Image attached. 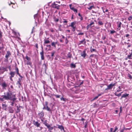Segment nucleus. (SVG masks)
<instances>
[{
	"mask_svg": "<svg viewBox=\"0 0 132 132\" xmlns=\"http://www.w3.org/2000/svg\"><path fill=\"white\" fill-rule=\"evenodd\" d=\"M4 98H5V100H11V99L16 97L15 95L12 94L10 92L4 93Z\"/></svg>",
	"mask_w": 132,
	"mask_h": 132,
	"instance_id": "f257e3e1",
	"label": "nucleus"
},
{
	"mask_svg": "<svg viewBox=\"0 0 132 132\" xmlns=\"http://www.w3.org/2000/svg\"><path fill=\"white\" fill-rule=\"evenodd\" d=\"M44 107L43 108V109H45L48 111L51 112V109L48 106V102H45V105H44Z\"/></svg>",
	"mask_w": 132,
	"mask_h": 132,
	"instance_id": "f03ea898",
	"label": "nucleus"
},
{
	"mask_svg": "<svg viewBox=\"0 0 132 132\" xmlns=\"http://www.w3.org/2000/svg\"><path fill=\"white\" fill-rule=\"evenodd\" d=\"M52 6L53 8H54L59 10L60 9V5H58L57 4H55V2L52 4Z\"/></svg>",
	"mask_w": 132,
	"mask_h": 132,
	"instance_id": "7ed1b4c3",
	"label": "nucleus"
},
{
	"mask_svg": "<svg viewBox=\"0 0 132 132\" xmlns=\"http://www.w3.org/2000/svg\"><path fill=\"white\" fill-rule=\"evenodd\" d=\"M16 99L17 98L16 97H15L11 99V100H10L11 101H12L10 102V103H11V105L12 106H13L14 105V104L15 102V101L16 100Z\"/></svg>",
	"mask_w": 132,
	"mask_h": 132,
	"instance_id": "20e7f679",
	"label": "nucleus"
},
{
	"mask_svg": "<svg viewBox=\"0 0 132 132\" xmlns=\"http://www.w3.org/2000/svg\"><path fill=\"white\" fill-rule=\"evenodd\" d=\"M117 26L118 27L117 29L120 30L121 28V26L122 24L121 23L120 21H118L117 22Z\"/></svg>",
	"mask_w": 132,
	"mask_h": 132,
	"instance_id": "39448f33",
	"label": "nucleus"
},
{
	"mask_svg": "<svg viewBox=\"0 0 132 132\" xmlns=\"http://www.w3.org/2000/svg\"><path fill=\"white\" fill-rule=\"evenodd\" d=\"M57 128L60 129L61 131H64V128L62 126L57 125Z\"/></svg>",
	"mask_w": 132,
	"mask_h": 132,
	"instance_id": "423d86ee",
	"label": "nucleus"
},
{
	"mask_svg": "<svg viewBox=\"0 0 132 132\" xmlns=\"http://www.w3.org/2000/svg\"><path fill=\"white\" fill-rule=\"evenodd\" d=\"M115 84L116 83H114V84H110L107 86L108 88H109V89H111L112 87L115 86Z\"/></svg>",
	"mask_w": 132,
	"mask_h": 132,
	"instance_id": "0eeeda50",
	"label": "nucleus"
},
{
	"mask_svg": "<svg viewBox=\"0 0 132 132\" xmlns=\"http://www.w3.org/2000/svg\"><path fill=\"white\" fill-rule=\"evenodd\" d=\"M33 123L35 126L37 127H39L40 125L39 123H38L37 121H35V120L33 121Z\"/></svg>",
	"mask_w": 132,
	"mask_h": 132,
	"instance_id": "6e6552de",
	"label": "nucleus"
},
{
	"mask_svg": "<svg viewBox=\"0 0 132 132\" xmlns=\"http://www.w3.org/2000/svg\"><path fill=\"white\" fill-rule=\"evenodd\" d=\"M11 55V54L10 52L9 51H7V53L5 57L6 58L7 61L8 60V57L10 56Z\"/></svg>",
	"mask_w": 132,
	"mask_h": 132,
	"instance_id": "1a4fd4ad",
	"label": "nucleus"
},
{
	"mask_svg": "<svg viewBox=\"0 0 132 132\" xmlns=\"http://www.w3.org/2000/svg\"><path fill=\"white\" fill-rule=\"evenodd\" d=\"M81 56L84 58H85V57L86 55L85 50L83 51L81 53Z\"/></svg>",
	"mask_w": 132,
	"mask_h": 132,
	"instance_id": "9d476101",
	"label": "nucleus"
},
{
	"mask_svg": "<svg viewBox=\"0 0 132 132\" xmlns=\"http://www.w3.org/2000/svg\"><path fill=\"white\" fill-rule=\"evenodd\" d=\"M38 116L40 118L43 117L44 116V114L43 111L38 113Z\"/></svg>",
	"mask_w": 132,
	"mask_h": 132,
	"instance_id": "9b49d317",
	"label": "nucleus"
},
{
	"mask_svg": "<svg viewBox=\"0 0 132 132\" xmlns=\"http://www.w3.org/2000/svg\"><path fill=\"white\" fill-rule=\"evenodd\" d=\"M51 46L55 48H56V45L57 44V41L55 42H52L51 41Z\"/></svg>",
	"mask_w": 132,
	"mask_h": 132,
	"instance_id": "f8f14e48",
	"label": "nucleus"
},
{
	"mask_svg": "<svg viewBox=\"0 0 132 132\" xmlns=\"http://www.w3.org/2000/svg\"><path fill=\"white\" fill-rule=\"evenodd\" d=\"M69 5L70 9L71 10H73L75 12H76V13H77V9H74L73 7H72V8H71V6H72V5L71 4H70Z\"/></svg>",
	"mask_w": 132,
	"mask_h": 132,
	"instance_id": "ddd939ff",
	"label": "nucleus"
},
{
	"mask_svg": "<svg viewBox=\"0 0 132 132\" xmlns=\"http://www.w3.org/2000/svg\"><path fill=\"white\" fill-rule=\"evenodd\" d=\"M40 54L41 55V58L42 60H44V52L42 51L40 53Z\"/></svg>",
	"mask_w": 132,
	"mask_h": 132,
	"instance_id": "4468645a",
	"label": "nucleus"
},
{
	"mask_svg": "<svg viewBox=\"0 0 132 132\" xmlns=\"http://www.w3.org/2000/svg\"><path fill=\"white\" fill-rule=\"evenodd\" d=\"M1 85L4 88H5L7 86V85L6 84L5 81L3 82Z\"/></svg>",
	"mask_w": 132,
	"mask_h": 132,
	"instance_id": "2eb2a0df",
	"label": "nucleus"
},
{
	"mask_svg": "<svg viewBox=\"0 0 132 132\" xmlns=\"http://www.w3.org/2000/svg\"><path fill=\"white\" fill-rule=\"evenodd\" d=\"M76 23V22H72L71 23V24L69 26L71 27L72 28L74 29L75 28V27L74 26V25Z\"/></svg>",
	"mask_w": 132,
	"mask_h": 132,
	"instance_id": "dca6fc26",
	"label": "nucleus"
},
{
	"mask_svg": "<svg viewBox=\"0 0 132 132\" xmlns=\"http://www.w3.org/2000/svg\"><path fill=\"white\" fill-rule=\"evenodd\" d=\"M129 95V94H123L121 97L120 99L121 100L123 98H126V97L128 96Z\"/></svg>",
	"mask_w": 132,
	"mask_h": 132,
	"instance_id": "f3484780",
	"label": "nucleus"
},
{
	"mask_svg": "<svg viewBox=\"0 0 132 132\" xmlns=\"http://www.w3.org/2000/svg\"><path fill=\"white\" fill-rule=\"evenodd\" d=\"M46 66L45 63L44 64L42 67V69L45 71H46Z\"/></svg>",
	"mask_w": 132,
	"mask_h": 132,
	"instance_id": "a211bd4d",
	"label": "nucleus"
},
{
	"mask_svg": "<svg viewBox=\"0 0 132 132\" xmlns=\"http://www.w3.org/2000/svg\"><path fill=\"white\" fill-rule=\"evenodd\" d=\"M15 72H11L10 73V75H11L10 77H13L15 75Z\"/></svg>",
	"mask_w": 132,
	"mask_h": 132,
	"instance_id": "6ab92c4d",
	"label": "nucleus"
},
{
	"mask_svg": "<svg viewBox=\"0 0 132 132\" xmlns=\"http://www.w3.org/2000/svg\"><path fill=\"white\" fill-rule=\"evenodd\" d=\"M85 39H84L83 40H81L79 42V44H85L86 43V41H85Z\"/></svg>",
	"mask_w": 132,
	"mask_h": 132,
	"instance_id": "aec40b11",
	"label": "nucleus"
},
{
	"mask_svg": "<svg viewBox=\"0 0 132 132\" xmlns=\"http://www.w3.org/2000/svg\"><path fill=\"white\" fill-rule=\"evenodd\" d=\"M9 112L10 113H12L13 112V110L12 109V108L11 107H9Z\"/></svg>",
	"mask_w": 132,
	"mask_h": 132,
	"instance_id": "412c9836",
	"label": "nucleus"
},
{
	"mask_svg": "<svg viewBox=\"0 0 132 132\" xmlns=\"http://www.w3.org/2000/svg\"><path fill=\"white\" fill-rule=\"evenodd\" d=\"M45 125L48 128H49L50 127V125H48L47 122H46L44 123Z\"/></svg>",
	"mask_w": 132,
	"mask_h": 132,
	"instance_id": "4be33fe9",
	"label": "nucleus"
},
{
	"mask_svg": "<svg viewBox=\"0 0 132 132\" xmlns=\"http://www.w3.org/2000/svg\"><path fill=\"white\" fill-rule=\"evenodd\" d=\"M70 67L72 68H75L76 67V65L73 63H71L70 65Z\"/></svg>",
	"mask_w": 132,
	"mask_h": 132,
	"instance_id": "5701e85b",
	"label": "nucleus"
},
{
	"mask_svg": "<svg viewBox=\"0 0 132 132\" xmlns=\"http://www.w3.org/2000/svg\"><path fill=\"white\" fill-rule=\"evenodd\" d=\"M67 58H70L72 57V54L70 52H69L68 54H67Z\"/></svg>",
	"mask_w": 132,
	"mask_h": 132,
	"instance_id": "b1692460",
	"label": "nucleus"
},
{
	"mask_svg": "<svg viewBox=\"0 0 132 132\" xmlns=\"http://www.w3.org/2000/svg\"><path fill=\"white\" fill-rule=\"evenodd\" d=\"M44 43L45 44H47L49 43L50 42V41L49 40L47 39H44Z\"/></svg>",
	"mask_w": 132,
	"mask_h": 132,
	"instance_id": "393cba45",
	"label": "nucleus"
},
{
	"mask_svg": "<svg viewBox=\"0 0 132 132\" xmlns=\"http://www.w3.org/2000/svg\"><path fill=\"white\" fill-rule=\"evenodd\" d=\"M90 51L91 52H96V50L95 49L92 48V47H91L90 48Z\"/></svg>",
	"mask_w": 132,
	"mask_h": 132,
	"instance_id": "a878e982",
	"label": "nucleus"
},
{
	"mask_svg": "<svg viewBox=\"0 0 132 132\" xmlns=\"http://www.w3.org/2000/svg\"><path fill=\"white\" fill-rule=\"evenodd\" d=\"M60 98L61 101H63L64 102H65L67 100L66 98H64L63 97H60Z\"/></svg>",
	"mask_w": 132,
	"mask_h": 132,
	"instance_id": "bb28decb",
	"label": "nucleus"
},
{
	"mask_svg": "<svg viewBox=\"0 0 132 132\" xmlns=\"http://www.w3.org/2000/svg\"><path fill=\"white\" fill-rule=\"evenodd\" d=\"M53 96H55L56 98H59L61 96L60 95L56 94H54Z\"/></svg>",
	"mask_w": 132,
	"mask_h": 132,
	"instance_id": "cd10ccee",
	"label": "nucleus"
},
{
	"mask_svg": "<svg viewBox=\"0 0 132 132\" xmlns=\"http://www.w3.org/2000/svg\"><path fill=\"white\" fill-rule=\"evenodd\" d=\"M16 85L18 86V87L19 88H20V86L21 85V83L20 82H17L16 83Z\"/></svg>",
	"mask_w": 132,
	"mask_h": 132,
	"instance_id": "c85d7f7f",
	"label": "nucleus"
},
{
	"mask_svg": "<svg viewBox=\"0 0 132 132\" xmlns=\"http://www.w3.org/2000/svg\"><path fill=\"white\" fill-rule=\"evenodd\" d=\"M2 97H3L2 98H0V100L1 101H3L5 100V98H4V95H2Z\"/></svg>",
	"mask_w": 132,
	"mask_h": 132,
	"instance_id": "c756f323",
	"label": "nucleus"
},
{
	"mask_svg": "<svg viewBox=\"0 0 132 132\" xmlns=\"http://www.w3.org/2000/svg\"><path fill=\"white\" fill-rule=\"evenodd\" d=\"M98 23L100 25H102L103 24V23L101 21H99L98 22Z\"/></svg>",
	"mask_w": 132,
	"mask_h": 132,
	"instance_id": "7c9ffc66",
	"label": "nucleus"
},
{
	"mask_svg": "<svg viewBox=\"0 0 132 132\" xmlns=\"http://www.w3.org/2000/svg\"><path fill=\"white\" fill-rule=\"evenodd\" d=\"M55 53V51H53L51 53L52 57H53L54 56V54Z\"/></svg>",
	"mask_w": 132,
	"mask_h": 132,
	"instance_id": "2f4dec72",
	"label": "nucleus"
},
{
	"mask_svg": "<svg viewBox=\"0 0 132 132\" xmlns=\"http://www.w3.org/2000/svg\"><path fill=\"white\" fill-rule=\"evenodd\" d=\"M17 111H16V113H19V112H20V109H19L18 107V106H17Z\"/></svg>",
	"mask_w": 132,
	"mask_h": 132,
	"instance_id": "473e14b6",
	"label": "nucleus"
},
{
	"mask_svg": "<svg viewBox=\"0 0 132 132\" xmlns=\"http://www.w3.org/2000/svg\"><path fill=\"white\" fill-rule=\"evenodd\" d=\"M15 70L16 71L17 73H19V69H18V68L17 67H15Z\"/></svg>",
	"mask_w": 132,
	"mask_h": 132,
	"instance_id": "72a5a7b5",
	"label": "nucleus"
},
{
	"mask_svg": "<svg viewBox=\"0 0 132 132\" xmlns=\"http://www.w3.org/2000/svg\"><path fill=\"white\" fill-rule=\"evenodd\" d=\"M96 55L92 54L90 55V56H89V57H96Z\"/></svg>",
	"mask_w": 132,
	"mask_h": 132,
	"instance_id": "f704fd0d",
	"label": "nucleus"
},
{
	"mask_svg": "<svg viewBox=\"0 0 132 132\" xmlns=\"http://www.w3.org/2000/svg\"><path fill=\"white\" fill-rule=\"evenodd\" d=\"M130 55H128L127 56V57L129 59H131V57L132 56V54H130Z\"/></svg>",
	"mask_w": 132,
	"mask_h": 132,
	"instance_id": "c9c22d12",
	"label": "nucleus"
},
{
	"mask_svg": "<svg viewBox=\"0 0 132 132\" xmlns=\"http://www.w3.org/2000/svg\"><path fill=\"white\" fill-rule=\"evenodd\" d=\"M93 8H94V6H90L89 7H88V9L89 10H91Z\"/></svg>",
	"mask_w": 132,
	"mask_h": 132,
	"instance_id": "e433bc0d",
	"label": "nucleus"
},
{
	"mask_svg": "<svg viewBox=\"0 0 132 132\" xmlns=\"http://www.w3.org/2000/svg\"><path fill=\"white\" fill-rule=\"evenodd\" d=\"M94 24V22H91L89 24V25H88V27H90V26Z\"/></svg>",
	"mask_w": 132,
	"mask_h": 132,
	"instance_id": "4c0bfd02",
	"label": "nucleus"
},
{
	"mask_svg": "<svg viewBox=\"0 0 132 132\" xmlns=\"http://www.w3.org/2000/svg\"><path fill=\"white\" fill-rule=\"evenodd\" d=\"M27 64L31 65V63L29 61H28L27 62Z\"/></svg>",
	"mask_w": 132,
	"mask_h": 132,
	"instance_id": "58836bf2",
	"label": "nucleus"
},
{
	"mask_svg": "<svg viewBox=\"0 0 132 132\" xmlns=\"http://www.w3.org/2000/svg\"><path fill=\"white\" fill-rule=\"evenodd\" d=\"M116 32V31L114 30H111L110 31V33L111 34H113Z\"/></svg>",
	"mask_w": 132,
	"mask_h": 132,
	"instance_id": "ea45409f",
	"label": "nucleus"
},
{
	"mask_svg": "<svg viewBox=\"0 0 132 132\" xmlns=\"http://www.w3.org/2000/svg\"><path fill=\"white\" fill-rule=\"evenodd\" d=\"M7 106V105L5 104V103L4 104H2V106L3 108H4L5 107H6Z\"/></svg>",
	"mask_w": 132,
	"mask_h": 132,
	"instance_id": "a19ab883",
	"label": "nucleus"
},
{
	"mask_svg": "<svg viewBox=\"0 0 132 132\" xmlns=\"http://www.w3.org/2000/svg\"><path fill=\"white\" fill-rule=\"evenodd\" d=\"M43 34V32L42 31H41L39 33V35L40 36H42Z\"/></svg>",
	"mask_w": 132,
	"mask_h": 132,
	"instance_id": "79ce46f5",
	"label": "nucleus"
},
{
	"mask_svg": "<svg viewBox=\"0 0 132 132\" xmlns=\"http://www.w3.org/2000/svg\"><path fill=\"white\" fill-rule=\"evenodd\" d=\"M128 76L129 78L130 79H132V77L131 75H130V74H128Z\"/></svg>",
	"mask_w": 132,
	"mask_h": 132,
	"instance_id": "37998d69",
	"label": "nucleus"
},
{
	"mask_svg": "<svg viewBox=\"0 0 132 132\" xmlns=\"http://www.w3.org/2000/svg\"><path fill=\"white\" fill-rule=\"evenodd\" d=\"M26 59L29 61L30 60V58L29 57H28L27 56L26 57Z\"/></svg>",
	"mask_w": 132,
	"mask_h": 132,
	"instance_id": "c03bdc74",
	"label": "nucleus"
},
{
	"mask_svg": "<svg viewBox=\"0 0 132 132\" xmlns=\"http://www.w3.org/2000/svg\"><path fill=\"white\" fill-rule=\"evenodd\" d=\"M67 22H68V21H67L66 20H65L63 22V23H64V24L65 25L66 24V23Z\"/></svg>",
	"mask_w": 132,
	"mask_h": 132,
	"instance_id": "a18cd8bd",
	"label": "nucleus"
},
{
	"mask_svg": "<svg viewBox=\"0 0 132 132\" xmlns=\"http://www.w3.org/2000/svg\"><path fill=\"white\" fill-rule=\"evenodd\" d=\"M122 93V92L120 93H119L118 94H117V96H118V97H119L121 95V94Z\"/></svg>",
	"mask_w": 132,
	"mask_h": 132,
	"instance_id": "49530a36",
	"label": "nucleus"
},
{
	"mask_svg": "<svg viewBox=\"0 0 132 132\" xmlns=\"http://www.w3.org/2000/svg\"><path fill=\"white\" fill-rule=\"evenodd\" d=\"M118 129V128L116 126L115 127V129L113 132H115L116 131V130Z\"/></svg>",
	"mask_w": 132,
	"mask_h": 132,
	"instance_id": "de8ad7c7",
	"label": "nucleus"
},
{
	"mask_svg": "<svg viewBox=\"0 0 132 132\" xmlns=\"http://www.w3.org/2000/svg\"><path fill=\"white\" fill-rule=\"evenodd\" d=\"M132 18L131 16H129L128 18V20L129 21L130 20L132 19Z\"/></svg>",
	"mask_w": 132,
	"mask_h": 132,
	"instance_id": "09e8293b",
	"label": "nucleus"
},
{
	"mask_svg": "<svg viewBox=\"0 0 132 132\" xmlns=\"http://www.w3.org/2000/svg\"><path fill=\"white\" fill-rule=\"evenodd\" d=\"M49 130H53V127H50V128H48Z\"/></svg>",
	"mask_w": 132,
	"mask_h": 132,
	"instance_id": "8fccbe9b",
	"label": "nucleus"
},
{
	"mask_svg": "<svg viewBox=\"0 0 132 132\" xmlns=\"http://www.w3.org/2000/svg\"><path fill=\"white\" fill-rule=\"evenodd\" d=\"M98 97L97 96H96L93 99L92 101H94V100H95L97 99V98H98Z\"/></svg>",
	"mask_w": 132,
	"mask_h": 132,
	"instance_id": "3c124183",
	"label": "nucleus"
},
{
	"mask_svg": "<svg viewBox=\"0 0 132 132\" xmlns=\"http://www.w3.org/2000/svg\"><path fill=\"white\" fill-rule=\"evenodd\" d=\"M84 33H79L78 34V35H82L84 34Z\"/></svg>",
	"mask_w": 132,
	"mask_h": 132,
	"instance_id": "603ef678",
	"label": "nucleus"
},
{
	"mask_svg": "<svg viewBox=\"0 0 132 132\" xmlns=\"http://www.w3.org/2000/svg\"><path fill=\"white\" fill-rule=\"evenodd\" d=\"M123 128L124 130L125 129L126 130H130V128H125L124 127H123Z\"/></svg>",
	"mask_w": 132,
	"mask_h": 132,
	"instance_id": "864d4df0",
	"label": "nucleus"
},
{
	"mask_svg": "<svg viewBox=\"0 0 132 132\" xmlns=\"http://www.w3.org/2000/svg\"><path fill=\"white\" fill-rule=\"evenodd\" d=\"M46 46L49 47V48H50L51 47V45H46Z\"/></svg>",
	"mask_w": 132,
	"mask_h": 132,
	"instance_id": "5fc2aeb1",
	"label": "nucleus"
},
{
	"mask_svg": "<svg viewBox=\"0 0 132 132\" xmlns=\"http://www.w3.org/2000/svg\"><path fill=\"white\" fill-rule=\"evenodd\" d=\"M17 74L19 75V76L21 77V79H22V77L20 75L19 73H17Z\"/></svg>",
	"mask_w": 132,
	"mask_h": 132,
	"instance_id": "6e6d98bb",
	"label": "nucleus"
},
{
	"mask_svg": "<svg viewBox=\"0 0 132 132\" xmlns=\"http://www.w3.org/2000/svg\"><path fill=\"white\" fill-rule=\"evenodd\" d=\"M17 82H21V79H20V78H19V79H18V81H17Z\"/></svg>",
	"mask_w": 132,
	"mask_h": 132,
	"instance_id": "4d7b16f0",
	"label": "nucleus"
},
{
	"mask_svg": "<svg viewBox=\"0 0 132 132\" xmlns=\"http://www.w3.org/2000/svg\"><path fill=\"white\" fill-rule=\"evenodd\" d=\"M113 129L112 128H111L110 129V132H113L112 130Z\"/></svg>",
	"mask_w": 132,
	"mask_h": 132,
	"instance_id": "13d9d810",
	"label": "nucleus"
},
{
	"mask_svg": "<svg viewBox=\"0 0 132 132\" xmlns=\"http://www.w3.org/2000/svg\"><path fill=\"white\" fill-rule=\"evenodd\" d=\"M87 123H86V124L85 125L84 127L85 128H87Z\"/></svg>",
	"mask_w": 132,
	"mask_h": 132,
	"instance_id": "bf43d9fd",
	"label": "nucleus"
},
{
	"mask_svg": "<svg viewBox=\"0 0 132 132\" xmlns=\"http://www.w3.org/2000/svg\"><path fill=\"white\" fill-rule=\"evenodd\" d=\"M37 14H35L34 15V18L35 19V18L37 17Z\"/></svg>",
	"mask_w": 132,
	"mask_h": 132,
	"instance_id": "052dcab7",
	"label": "nucleus"
},
{
	"mask_svg": "<svg viewBox=\"0 0 132 132\" xmlns=\"http://www.w3.org/2000/svg\"><path fill=\"white\" fill-rule=\"evenodd\" d=\"M129 36V35L128 34H127L126 35V37H127L128 36Z\"/></svg>",
	"mask_w": 132,
	"mask_h": 132,
	"instance_id": "680f3d73",
	"label": "nucleus"
},
{
	"mask_svg": "<svg viewBox=\"0 0 132 132\" xmlns=\"http://www.w3.org/2000/svg\"><path fill=\"white\" fill-rule=\"evenodd\" d=\"M59 20V19H56L55 20V21L56 22H57Z\"/></svg>",
	"mask_w": 132,
	"mask_h": 132,
	"instance_id": "e2e57ef3",
	"label": "nucleus"
},
{
	"mask_svg": "<svg viewBox=\"0 0 132 132\" xmlns=\"http://www.w3.org/2000/svg\"><path fill=\"white\" fill-rule=\"evenodd\" d=\"M124 130V128H123V129H122L120 130V132H123Z\"/></svg>",
	"mask_w": 132,
	"mask_h": 132,
	"instance_id": "0e129e2a",
	"label": "nucleus"
},
{
	"mask_svg": "<svg viewBox=\"0 0 132 132\" xmlns=\"http://www.w3.org/2000/svg\"><path fill=\"white\" fill-rule=\"evenodd\" d=\"M120 113L122 111V107H120Z\"/></svg>",
	"mask_w": 132,
	"mask_h": 132,
	"instance_id": "69168bd1",
	"label": "nucleus"
},
{
	"mask_svg": "<svg viewBox=\"0 0 132 132\" xmlns=\"http://www.w3.org/2000/svg\"><path fill=\"white\" fill-rule=\"evenodd\" d=\"M36 48H38V44H36Z\"/></svg>",
	"mask_w": 132,
	"mask_h": 132,
	"instance_id": "338daca9",
	"label": "nucleus"
},
{
	"mask_svg": "<svg viewBox=\"0 0 132 132\" xmlns=\"http://www.w3.org/2000/svg\"><path fill=\"white\" fill-rule=\"evenodd\" d=\"M35 31H34V30H32L31 32V34L33 33Z\"/></svg>",
	"mask_w": 132,
	"mask_h": 132,
	"instance_id": "774afa93",
	"label": "nucleus"
}]
</instances>
